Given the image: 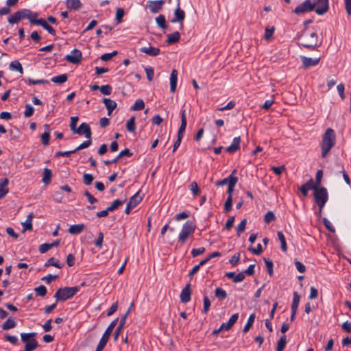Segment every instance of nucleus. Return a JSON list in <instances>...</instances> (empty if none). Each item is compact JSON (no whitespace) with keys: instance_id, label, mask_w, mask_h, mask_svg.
I'll return each instance as SVG.
<instances>
[{"instance_id":"nucleus-17","label":"nucleus","mask_w":351,"mask_h":351,"mask_svg":"<svg viewBox=\"0 0 351 351\" xmlns=\"http://www.w3.org/2000/svg\"><path fill=\"white\" fill-rule=\"evenodd\" d=\"M317 186L315 185L313 179H310L307 182H306L304 184L302 185L300 188V190L302 193V194L304 196L308 195V192L309 190H315Z\"/></svg>"},{"instance_id":"nucleus-49","label":"nucleus","mask_w":351,"mask_h":351,"mask_svg":"<svg viewBox=\"0 0 351 351\" xmlns=\"http://www.w3.org/2000/svg\"><path fill=\"white\" fill-rule=\"evenodd\" d=\"M34 108L31 104H26L25 106V111L23 112L25 117L29 118L34 114Z\"/></svg>"},{"instance_id":"nucleus-50","label":"nucleus","mask_w":351,"mask_h":351,"mask_svg":"<svg viewBox=\"0 0 351 351\" xmlns=\"http://www.w3.org/2000/svg\"><path fill=\"white\" fill-rule=\"evenodd\" d=\"M34 291L36 292L37 295L40 297H45L47 293V288L44 285H40L34 289Z\"/></svg>"},{"instance_id":"nucleus-47","label":"nucleus","mask_w":351,"mask_h":351,"mask_svg":"<svg viewBox=\"0 0 351 351\" xmlns=\"http://www.w3.org/2000/svg\"><path fill=\"white\" fill-rule=\"evenodd\" d=\"M125 322H124V319H121L120 322L114 334V340L117 341L119 338L121 331L124 327Z\"/></svg>"},{"instance_id":"nucleus-62","label":"nucleus","mask_w":351,"mask_h":351,"mask_svg":"<svg viewBox=\"0 0 351 351\" xmlns=\"http://www.w3.org/2000/svg\"><path fill=\"white\" fill-rule=\"evenodd\" d=\"M145 71L146 73L147 80L149 82L152 81L154 75V69L151 66H148L145 69Z\"/></svg>"},{"instance_id":"nucleus-33","label":"nucleus","mask_w":351,"mask_h":351,"mask_svg":"<svg viewBox=\"0 0 351 351\" xmlns=\"http://www.w3.org/2000/svg\"><path fill=\"white\" fill-rule=\"evenodd\" d=\"M277 236H278V238L281 244L282 251L285 252H287V245L286 239H285L284 234L281 231H278Z\"/></svg>"},{"instance_id":"nucleus-26","label":"nucleus","mask_w":351,"mask_h":351,"mask_svg":"<svg viewBox=\"0 0 351 351\" xmlns=\"http://www.w3.org/2000/svg\"><path fill=\"white\" fill-rule=\"evenodd\" d=\"M178 73L177 70L173 69L170 75V90L172 93H174L176 89Z\"/></svg>"},{"instance_id":"nucleus-8","label":"nucleus","mask_w":351,"mask_h":351,"mask_svg":"<svg viewBox=\"0 0 351 351\" xmlns=\"http://www.w3.org/2000/svg\"><path fill=\"white\" fill-rule=\"evenodd\" d=\"M82 59V53L80 50L75 49L70 54L65 56V60L72 64H78Z\"/></svg>"},{"instance_id":"nucleus-51","label":"nucleus","mask_w":351,"mask_h":351,"mask_svg":"<svg viewBox=\"0 0 351 351\" xmlns=\"http://www.w3.org/2000/svg\"><path fill=\"white\" fill-rule=\"evenodd\" d=\"M21 16L19 11L16 12L12 14L10 17L8 18V21L10 24L17 23L19 21H21Z\"/></svg>"},{"instance_id":"nucleus-56","label":"nucleus","mask_w":351,"mask_h":351,"mask_svg":"<svg viewBox=\"0 0 351 351\" xmlns=\"http://www.w3.org/2000/svg\"><path fill=\"white\" fill-rule=\"evenodd\" d=\"M112 88L110 85H103L100 86L99 90L104 95H110L112 93Z\"/></svg>"},{"instance_id":"nucleus-12","label":"nucleus","mask_w":351,"mask_h":351,"mask_svg":"<svg viewBox=\"0 0 351 351\" xmlns=\"http://www.w3.org/2000/svg\"><path fill=\"white\" fill-rule=\"evenodd\" d=\"M79 135H85L86 138H90L92 132L89 125L86 123H82L80 124V127L77 128L75 132Z\"/></svg>"},{"instance_id":"nucleus-29","label":"nucleus","mask_w":351,"mask_h":351,"mask_svg":"<svg viewBox=\"0 0 351 351\" xmlns=\"http://www.w3.org/2000/svg\"><path fill=\"white\" fill-rule=\"evenodd\" d=\"M180 39V34L178 32H174L172 34L167 35L166 43L167 45H172L178 43Z\"/></svg>"},{"instance_id":"nucleus-9","label":"nucleus","mask_w":351,"mask_h":351,"mask_svg":"<svg viewBox=\"0 0 351 351\" xmlns=\"http://www.w3.org/2000/svg\"><path fill=\"white\" fill-rule=\"evenodd\" d=\"M178 8L176 9L174 12L175 18L171 20L172 23H175L177 22H180V29H182L183 28V21L185 19V12L184 10H181L180 8V0H178Z\"/></svg>"},{"instance_id":"nucleus-61","label":"nucleus","mask_w":351,"mask_h":351,"mask_svg":"<svg viewBox=\"0 0 351 351\" xmlns=\"http://www.w3.org/2000/svg\"><path fill=\"white\" fill-rule=\"evenodd\" d=\"M238 181H236L235 180L232 179V180H230V184L228 186V189L227 191V193L228 194V197H232V194L234 192V189L236 186V184Z\"/></svg>"},{"instance_id":"nucleus-37","label":"nucleus","mask_w":351,"mask_h":351,"mask_svg":"<svg viewBox=\"0 0 351 351\" xmlns=\"http://www.w3.org/2000/svg\"><path fill=\"white\" fill-rule=\"evenodd\" d=\"M125 202V199L120 200L119 199H117L114 200L109 206H108V210H110V212H112L117 210L120 206L123 205Z\"/></svg>"},{"instance_id":"nucleus-58","label":"nucleus","mask_w":351,"mask_h":351,"mask_svg":"<svg viewBox=\"0 0 351 351\" xmlns=\"http://www.w3.org/2000/svg\"><path fill=\"white\" fill-rule=\"evenodd\" d=\"M93 180L94 177L92 174L84 173L83 175V182L86 186L90 185Z\"/></svg>"},{"instance_id":"nucleus-21","label":"nucleus","mask_w":351,"mask_h":351,"mask_svg":"<svg viewBox=\"0 0 351 351\" xmlns=\"http://www.w3.org/2000/svg\"><path fill=\"white\" fill-rule=\"evenodd\" d=\"M236 173H237V170L234 169L229 176H228L227 178H226L221 180H219V181L216 182V183H215L216 186H224L226 184L228 186H229L230 180H232V179L235 180L236 181H238V178L234 176L236 174Z\"/></svg>"},{"instance_id":"nucleus-25","label":"nucleus","mask_w":351,"mask_h":351,"mask_svg":"<svg viewBox=\"0 0 351 351\" xmlns=\"http://www.w3.org/2000/svg\"><path fill=\"white\" fill-rule=\"evenodd\" d=\"M103 103L108 110V115H110L112 111L117 108V103L109 98H104Z\"/></svg>"},{"instance_id":"nucleus-23","label":"nucleus","mask_w":351,"mask_h":351,"mask_svg":"<svg viewBox=\"0 0 351 351\" xmlns=\"http://www.w3.org/2000/svg\"><path fill=\"white\" fill-rule=\"evenodd\" d=\"M142 53H145L150 56H156L160 53V49L154 47H143L139 49Z\"/></svg>"},{"instance_id":"nucleus-54","label":"nucleus","mask_w":351,"mask_h":351,"mask_svg":"<svg viewBox=\"0 0 351 351\" xmlns=\"http://www.w3.org/2000/svg\"><path fill=\"white\" fill-rule=\"evenodd\" d=\"M117 51H114L111 53H107L102 54L100 57V59L103 61L107 62L111 60L114 56H115L117 54Z\"/></svg>"},{"instance_id":"nucleus-3","label":"nucleus","mask_w":351,"mask_h":351,"mask_svg":"<svg viewBox=\"0 0 351 351\" xmlns=\"http://www.w3.org/2000/svg\"><path fill=\"white\" fill-rule=\"evenodd\" d=\"M80 289V287L60 288L56 291L54 298L57 302H64L73 298Z\"/></svg>"},{"instance_id":"nucleus-27","label":"nucleus","mask_w":351,"mask_h":351,"mask_svg":"<svg viewBox=\"0 0 351 351\" xmlns=\"http://www.w3.org/2000/svg\"><path fill=\"white\" fill-rule=\"evenodd\" d=\"M86 228L84 223L71 225L69 228V232L71 234H79Z\"/></svg>"},{"instance_id":"nucleus-43","label":"nucleus","mask_w":351,"mask_h":351,"mask_svg":"<svg viewBox=\"0 0 351 351\" xmlns=\"http://www.w3.org/2000/svg\"><path fill=\"white\" fill-rule=\"evenodd\" d=\"M287 337L286 335H282L277 343L276 351H283L286 346Z\"/></svg>"},{"instance_id":"nucleus-38","label":"nucleus","mask_w":351,"mask_h":351,"mask_svg":"<svg viewBox=\"0 0 351 351\" xmlns=\"http://www.w3.org/2000/svg\"><path fill=\"white\" fill-rule=\"evenodd\" d=\"M117 322H118V318L114 319L110 324L109 326H108V328H106V330H105L104 333L103 334V335L106 336V337L108 338H110V336L114 329V328L115 327V326L117 325Z\"/></svg>"},{"instance_id":"nucleus-41","label":"nucleus","mask_w":351,"mask_h":351,"mask_svg":"<svg viewBox=\"0 0 351 351\" xmlns=\"http://www.w3.org/2000/svg\"><path fill=\"white\" fill-rule=\"evenodd\" d=\"M215 297L220 300H223L227 298V293L225 290L221 287L216 288L215 291Z\"/></svg>"},{"instance_id":"nucleus-36","label":"nucleus","mask_w":351,"mask_h":351,"mask_svg":"<svg viewBox=\"0 0 351 351\" xmlns=\"http://www.w3.org/2000/svg\"><path fill=\"white\" fill-rule=\"evenodd\" d=\"M156 22L158 26L161 29H165L167 28L165 17L164 15L160 14L158 16H157L156 18Z\"/></svg>"},{"instance_id":"nucleus-7","label":"nucleus","mask_w":351,"mask_h":351,"mask_svg":"<svg viewBox=\"0 0 351 351\" xmlns=\"http://www.w3.org/2000/svg\"><path fill=\"white\" fill-rule=\"evenodd\" d=\"M315 8V3H312L311 0H305L295 8L294 12L296 14H300L306 12L313 11Z\"/></svg>"},{"instance_id":"nucleus-59","label":"nucleus","mask_w":351,"mask_h":351,"mask_svg":"<svg viewBox=\"0 0 351 351\" xmlns=\"http://www.w3.org/2000/svg\"><path fill=\"white\" fill-rule=\"evenodd\" d=\"M264 261L265 263L266 267L267 269L268 274L270 276L273 275V262L269 258H264Z\"/></svg>"},{"instance_id":"nucleus-10","label":"nucleus","mask_w":351,"mask_h":351,"mask_svg":"<svg viewBox=\"0 0 351 351\" xmlns=\"http://www.w3.org/2000/svg\"><path fill=\"white\" fill-rule=\"evenodd\" d=\"M19 12L21 19H27L32 24H35V21L38 19V14L36 12H32L30 10L23 9L19 10Z\"/></svg>"},{"instance_id":"nucleus-42","label":"nucleus","mask_w":351,"mask_h":351,"mask_svg":"<svg viewBox=\"0 0 351 351\" xmlns=\"http://www.w3.org/2000/svg\"><path fill=\"white\" fill-rule=\"evenodd\" d=\"M126 129L130 132H134L136 130L135 117H132L126 123Z\"/></svg>"},{"instance_id":"nucleus-39","label":"nucleus","mask_w":351,"mask_h":351,"mask_svg":"<svg viewBox=\"0 0 351 351\" xmlns=\"http://www.w3.org/2000/svg\"><path fill=\"white\" fill-rule=\"evenodd\" d=\"M300 296L298 292H293V298L291 304V310L297 311L300 303Z\"/></svg>"},{"instance_id":"nucleus-34","label":"nucleus","mask_w":351,"mask_h":351,"mask_svg":"<svg viewBox=\"0 0 351 351\" xmlns=\"http://www.w3.org/2000/svg\"><path fill=\"white\" fill-rule=\"evenodd\" d=\"M68 79V76L66 74H62L60 75L54 76L51 78V82L58 84H62L64 83Z\"/></svg>"},{"instance_id":"nucleus-55","label":"nucleus","mask_w":351,"mask_h":351,"mask_svg":"<svg viewBox=\"0 0 351 351\" xmlns=\"http://www.w3.org/2000/svg\"><path fill=\"white\" fill-rule=\"evenodd\" d=\"M25 83L28 84H49V82L45 80H32L31 78H28L25 80Z\"/></svg>"},{"instance_id":"nucleus-64","label":"nucleus","mask_w":351,"mask_h":351,"mask_svg":"<svg viewBox=\"0 0 351 351\" xmlns=\"http://www.w3.org/2000/svg\"><path fill=\"white\" fill-rule=\"evenodd\" d=\"M232 208V197H228L224 204V211L228 213L231 210Z\"/></svg>"},{"instance_id":"nucleus-40","label":"nucleus","mask_w":351,"mask_h":351,"mask_svg":"<svg viewBox=\"0 0 351 351\" xmlns=\"http://www.w3.org/2000/svg\"><path fill=\"white\" fill-rule=\"evenodd\" d=\"M16 322L11 319L8 318L2 325V329L7 330L11 328H13L16 326Z\"/></svg>"},{"instance_id":"nucleus-11","label":"nucleus","mask_w":351,"mask_h":351,"mask_svg":"<svg viewBox=\"0 0 351 351\" xmlns=\"http://www.w3.org/2000/svg\"><path fill=\"white\" fill-rule=\"evenodd\" d=\"M314 10L318 15H322L326 13L329 9V0H318L315 3Z\"/></svg>"},{"instance_id":"nucleus-53","label":"nucleus","mask_w":351,"mask_h":351,"mask_svg":"<svg viewBox=\"0 0 351 351\" xmlns=\"http://www.w3.org/2000/svg\"><path fill=\"white\" fill-rule=\"evenodd\" d=\"M274 31H275V27H267L265 28V36H264V38H265V40H270L272 37H273V34L274 33Z\"/></svg>"},{"instance_id":"nucleus-6","label":"nucleus","mask_w":351,"mask_h":351,"mask_svg":"<svg viewBox=\"0 0 351 351\" xmlns=\"http://www.w3.org/2000/svg\"><path fill=\"white\" fill-rule=\"evenodd\" d=\"M195 230V226L191 221H186L182 226V230L178 235V242L184 245L189 236L192 235Z\"/></svg>"},{"instance_id":"nucleus-18","label":"nucleus","mask_w":351,"mask_h":351,"mask_svg":"<svg viewBox=\"0 0 351 351\" xmlns=\"http://www.w3.org/2000/svg\"><path fill=\"white\" fill-rule=\"evenodd\" d=\"M241 137H235L230 146L226 148V151L230 154H233L240 148Z\"/></svg>"},{"instance_id":"nucleus-4","label":"nucleus","mask_w":351,"mask_h":351,"mask_svg":"<svg viewBox=\"0 0 351 351\" xmlns=\"http://www.w3.org/2000/svg\"><path fill=\"white\" fill-rule=\"evenodd\" d=\"M313 195L315 201L319 206V212L322 213L323 208L328 199L327 189L324 186L318 187L317 186L313 191Z\"/></svg>"},{"instance_id":"nucleus-1","label":"nucleus","mask_w":351,"mask_h":351,"mask_svg":"<svg viewBox=\"0 0 351 351\" xmlns=\"http://www.w3.org/2000/svg\"><path fill=\"white\" fill-rule=\"evenodd\" d=\"M300 45L304 48L313 50L321 45L318 35L315 31L305 28L300 36H298Z\"/></svg>"},{"instance_id":"nucleus-35","label":"nucleus","mask_w":351,"mask_h":351,"mask_svg":"<svg viewBox=\"0 0 351 351\" xmlns=\"http://www.w3.org/2000/svg\"><path fill=\"white\" fill-rule=\"evenodd\" d=\"M10 69L14 71H17L21 74L23 73V66L20 62L18 60H14L11 62L10 64Z\"/></svg>"},{"instance_id":"nucleus-30","label":"nucleus","mask_w":351,"mask_h":351,"mask_svg":"<svg viewBox=\"0 0 351 351\" xmlns=\"http://www.w3.org/2000/svg\"><path fill=\"white\" fill-rule=\"evenodd\" d=\"M34 217V214L30 213L25 220V222L22 223V226L23 228V231L31 230H32V219Z\"/></svg>"},{"instance_id":"nucleus-5","label":"nucleus","mask_w":351,"mask_h":351,"mask_svg":"<svg viewBox=\"0 0 351 351\" xmlns=\"http://www.w3.org/2000/svg\"><path fill=\"white\" fill-rule=\"evenodd\" d=\"M36 332H29L21 334V339L23 343H25L24 351H33L38 347V343L35 339Z\"/></svg>"},{"instance_id":"nucleus-22","label":"nucleus","mask_w":351,"mask_h":351,"mask_svg":"<svg viewBox=\"0 0 351 351\" xmlns=\"http://www.w3.org/2000/svg\"><path fill=\"white\" fill-rule=\"evenodd\" d=\"M9 180L7 178H1L0 180V199L3 198L8 193L9 189L8 185Z\"/></svg>"},{"instance_id":"nucleus-28","label":"nucleus","mask_w":351,"mask_h":351,"mask_svg":"<svg viewBox=\"0 0 351 351\" xmlns=\"http://www.w3.org/2000/svg\"><path fill=\"white\" fill-rule=\"evenodd\" d=\"M142 199L143 197L140 195V191H138L130 198L128 204L129 206L134 208L142 201Z\"/></svg>"},{"instance_id":"nucleus-15","label":"nucleus","mask_w":351,"mask_h":351,"mask_svg":"<svg viewBox=\"0 0 351 351\" xmlns=\"http://www.w3.org/2000/svg\"><path fill=\"white\" fill-rule=\"evenodd\" d=\"M191 285L187 284L185 287L182 290L180 293V301L183 303H186L191 300Z\"/></svg>"},{"instance_id":"nucleus-52","label":"nucleus","mask_w":351,"mask_h":351,"mask_svg":"<svg viewBox=\"0 0 351 351\" xmlns=\"http://www.w3.org/2000/svg\"><path fill=\"white\" fill-rule=\"evenodd\" d=\"M247 219H243L237 227V234L238 237L240 236L241 233L243 232L246 227Z\"/></svg>"},{"instance_id":"nucleus-63","label":"nucleus","mask_w":351,"mask_h":351,"mask_svg":"<svg viewBox=\"0 0 351 351\" xmlns=\"http://www.w3.org/2000/svg\"><path fill=\"white\" fill-rule=\"evenodd\" d=\"M79 119L77 117H71V122H70V128L71 130L75 133L77 130V123Z\"/></svg>"},{"instance_id":"nucleus-19","label":"nucleus","mask_w":351,"mask_h":351,"mask_svg":"<svg viewBox=\"0 0 351 351\" xmlns=\"http://www.w3.org/2000/svg\"><path fill=\"white\" fill-rule=\"evenodd\" d=\"M238 318H239V313L233 314L230 317V319L227 323H223L221 325L219 330H230L233 326V325L236 323Z\"/></svg>"},{"instance_id":"nucleus-31","label":"nucleus","mask_w":351,"mask_h":351,"mask_svg":"<svg viewBox=\"0 0 351 351\" xmlns=\"http://www.w3.org/2000/svg\"><path fill=\"white\" fill-rule=\"evenodd\" d=\"M52 172L51 170L48 168H45L43 171V176L42 178V182L45 184H48L51 181Z\"/></svg>"},{"instance_id":"nucleus-20","label":"nucleus","mask_w":351,"mask_h":351,"mask_svg":"<svg viewBox=\"0 0 351 351\" xmlns=\"http://www.w3.org/2000/svg\"><path fill=\"white\" fill-rule=\"evenodd\" d=\"M35 25L42 26L45 29H46L50 34L55 36L56 31L55 29L47 23L45 19H38L36 21H35Z\"/></svg>"},{"instance_id":"nucleus-44","label":"nucleus","mask_w":351,"mask_h":351,"mask_svg":"<svg viewBox=\"0 0 351 351\" xmlns=\"http://www.w3.org/2000/svg\"><path fill=\"white\" fill-rule=\"evenodd\" d=\"M108 340H109V338L106 337L104 335H102V337L96 348L95 351H103V350L105 348V346H106Z\"/></svg>"},{"instance_id":"nucleus-57","label":"nucleus","mask_w":351,"mask_h":351,"mask_svg":"<svg viewBox=\"0 0 351 351\" xmlns=\"http://www.w3.org/2000/svg\"><path fill=\"white\" fill-rule=\"evenodd\" d=\"M276 219L274 213L272 211H268L264 216V221L266 223H269Z\"/></svg>"},{"instance_id":"nucleus-2","label":"nucleus","mask_w":351,"mask_h":351,"mask_svg":"<svg viewBox=\"0 0 351 351\" xmlns=\"http://www.w3.org/2000/svg\"><path fill=\"white\" fill-rule=\"evenodd\" d=\"M336 143V134L332 128H328L324 133L321 141L322 157L325 158Z\"/></svg>"},{"instance_id":"nucleus-45","label":"nucleus","mask_w":351,"mask_h":351,"mask_svg":"<svg viewBox=\"0 0 351 351\" xmlns=\"http://www.w3.org/2000/svg\"><path fill=\"white\" fill-rule=\"evenodd\" d=\"M189 189L192 192L194 197L197 196L200 193V189L198 186V184L195 181L191 183V184L189 186Z\"/></svg>"},{"instance_id":"nucleus-32","label":"nucleus","mask_w":351,"mask_h":351,"mask_svg":"<svg viewBox=\"0 0 351 351\" xmlns=\"http://www.w3.org/2000/svg\"><path fill=\"white\" fill-rule=\"evenodd\" d=\"M255 314L254 313H252L248 319H247V323L245 324L244 328H243V332L244 333H246L247 332L250 328L252 326L253 324H254V319H255Z\"/></svg>"},{"instance_id":"nucleus-16","label":"nucleus","mask_w":351,"mask_h":351,"mask_svg":"<svg viewBox=\"0 0 351 351\" xmlns=\"http://www.w3.org/2000/svg\"><path fill=\"white\" fill-rule=\"evenodd\" d=\"M181 123L180 126L179 128L178 132V136L183 137L184 132L186 130V110L184 109H182L181 110Z\"/></svg>"},{"instance_id":"nucleus-24","label":"nucleus","mask_w":351,"mask_h":351,"mask_svg":"<svg viewBox=\"0 0 351 351\" xmlns=\"http://www.w3.org/2000/svg\"><path fill=\"white\" fill-rule=\"evenodd\" d=\"M66 5L69 10H78L82 7L80 0H66Z\"/></svg>"},{"instance_id":"nucleus-46","label":"nucleus","mask_w":351,"mask_h":351,"mask_svg":"<svg viewBox=\"0 0 351 351\" xmlns=\"http://www.w3.org/2000/svg\"><path fill=\"white\" fill-rule=\"evenodd\" d=\"M145 108V103L143 99H138L136 100L134 104L132 106V110H141Z\"/></svg>"},{"instance_id":"nucleus-48","label":"nucleus","mask_w":351,"mask_h":351,"mask_svg":"<svg viewBox=\"0 0 351 351\" xmlns=\"http://www.w3.org/2000/svg\"><path fill=\"white\" fill-rule=\"evenodd\" d=\"M45 267L54 266L57 268H62V265L58 263L53 257L49 258L45 264Z\"/></svg>"},{"instance_id":"nucleus-60","label":"nucleus","mask_w":351,"mask_h":351,"mask_svg":"<svg viewBox=\"0 0 351 351\" xmlns=\"http://www.w3.org/2000/svg\"><path fill=\"white\" fill-rule=\"evenodd\" d=\"M92 143L91 138H88L87 141H84L82 143H81L78 147H77L74 151L75 152H77V151H80L81 149H85L88 147Z\"/></svg>"},{"instance_id":"nucleus-14","label":"nucleus","mask_w":351,"mask_h":351,"mask_svg":"<svg viewBox=\"0 0 351 351\" xmlns=\"http://www.w3.org/2000/svg\"><path fill=\"white\" fill-rule=\"evenodd\" d=\"M164 3H165L164 0L148 1H147V5H148L149 10L152 13H157L159 10H160L162 9Z\"/></svg>"},{"instance_id":"nucleus-13","label":"nucleus","mask_w":351,"mask_h":351,"mask_svg":"<svg viewBox=\"0 0 351 351\" xmlns=\"http://www.w3.org/2000/svg\"><path fill=\"white\" fill-rule=\"evenodd\" d=\"M301 60L302 62V66L304 69L309 68L310 66H316L320 61L319 58H308L306 56H301Z\"/></svg>"}]
</instances>
